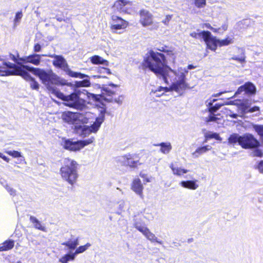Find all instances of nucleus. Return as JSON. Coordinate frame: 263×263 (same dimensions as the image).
I'll return each mask as SVG.
<instances>
[{
  "instance_id": "1",
  "label": "nucleus",
  "mask_w": 263,
  "mask_h": 263,
  "mask_svg": "<svg viewBox=\"0 0 263 263\" xmlns=\"http://www.w3.org/2000/svg\"><path fill=\"white\" fill-rule=\"evenodd\" d=\"M143 66L153 72L156 76L162 79L164 82L170 84V86H159L154 92H168L171 90L178 91L185 85V69L178 68L172 69L168 65L165 55L161 52L150 50L146 55L143 61Z\"/></svg>"
},
{
  "instance_id": "2",
  "label": "nucleus",
  "mask_w": 263,
  "mask_h": 263,
  "mask_svg": "<svg viewBox=\"0 0 263 263\" xmlns=\"http://www.w3.org/2000/svg\"><path fill=\"white\" fill-rule=\"evenodd\" d=\"M10 58L15 64L4 60L0 61V76H20L28 78L26 73V67L28 66L24 65L23 61L21 60L24 57L17 58L14 55L11 54Z\"/></svg>"
},
{
  "instance_id": "3",
  "label": "nucleus",
  "mask_w": 263,
  "mask_h": 263,
  "mask_svg": "<svg viewBox=\"0 0 263 263\" xmlns=\"http://www.w3.org/2000/svg\"><path fill=\"white\" fill-rule=\"evenodd\" d=\"M26 68L27 71H30L34 75L39 77L42 83L46 86L47 88L51 93L52 90L49 88H57L50 84L58 85H65L67 84L65 80L60 78L52 71H46L42 69L30 66H26Z\"/></svg>"
},
{
  "instance_id": "4",
  "label": "nucleus",
  "mask_w": 263,
  "mask_h": 263,
  "mask_svg": "<svg viewBox=\"0 0 263 263\" xmlns=\"http://www.w3.org/2000/svg\"><path fill=\"white\" fill-rule=\"evenodd\" d=\"M49 89L52 90V94L65 101V105L67 106L78 110H83L86 107L85 101L80 98L81 92H85L83 90V91H81L80 89H74L72 93L65 95L58 88L50 87ZM85 92L86 93V91Z\"/></svg>"
},
{
  "instance_id": "5",
  "label": "nucleus",
  "mask_w": 263,
  "mask_h": 263,
  "mask_svg": "<svg viewBox=\"0 0 263 263\" xmlns=\"http://www.w3.org/2000/svg\"><path fill=\"white\" fill-rule=\"evenodd\" d=\"M78 163L74 160L65 158L60 169L62 179L71 185H73L78 177Z\"/></svg>"
},
{
  "instance_id": "6",
  "label": "nucleus",
  "mask_w": 263,
  "mask_h": 263,
  "mask_svg": "<svg viewBox=\"0 0 263 263\" xmlns=\"http://www.w3.org/2000/svg\"><path fill=\"white\" fill-rule=\"evenodd\" d=\"M90 112H86L85 114L74 112L69 111H65L62 112L61 115L62 120L68 124L79 125V124L87 123L88 121Z\"/></svg>"
},
{
  "instance_id": "7",
  "label": "nucleus",
  "mask_w": 263,
  "mask_h": 263,
  "mask_svg": "<svg viewBox=\"0 0 263 263\" xmlns=\"http://www.w3.org/2000/svg\"><path fill=\"white\" fill-rule=\"evenodd\" d=\"M105 112L104 110H101V114L96 118V121L91 126L76 125L77 133L83 137H87L91 133H97L104 120Z\"/></svg>"
},
{
  "instance_id": "8",
  "label": "nucleus",
  "mask_w": 263,
  "mask_h": 263,
  "mask_svg": "<svg viewBox=\"0 0 263 263\" xmlns=\"http://www.w3.org/2000/svg\"><path fill=\"white\" fill-rule=\"evenodd\" d=\"M47 57L54 58L52 62L53 65L56 67L63 69L69 76L73 78H79L80 79L88 77V75L78 72H74L70 69L65 59L62 55L52 54L47 55Z\"/></svg>"
},
{
  "instance_id": "9",
  "label": "nucleus",
  "mask_w": 263,
  "mask_h": 263,
  "mask_svg": "<svg viewBox=\"0 0 263 263\" xmlns=\"http://www.w3.org/2000/svg\"><path fill=\"white\" fill-rule=\"evenodd\" d=\"M94 140L93 138H91L85 140H80L77 141H72L70 139H62L61 144L63 147L70 151H79L85 146L92 143Z\"/></svg>"
},
{
  "instance_id": "10",
  "label": "nucleus",
  "mask_w": 263,
  "mask_h": 263,
  "mask_svg": "<svg viewBox=\"0 0 263 263\" xmlns=\"http://www.w3.org/2000/svg\"><path fill=\"white\" fill-rule=\"evenodd\" d=\"M140 24L143 27L152 26V29H155L158 28L157 23L154 24L153 22V15L148 10L142 9L139 12Z\"/></svg>"
},
{
  "instance_id": "11",
  "label": "nucleus",
  "mask_w": 263,
  "mask_h": 263,
  "mask_svg": "<svg viewBox=\"0 0 263 263\" xmlns=\"http://www.w3.org/2000/svg\"><path fill=\"white\" fill-rule=\"evenodd\" d=\"M83 90L86 92L87 97L90 100H92L93 101H98L100 99L101 97H103L104 100L108 102H112L113 101H114L117 103H119V101H118L116 99H113L112 96L115 94V91L111 90L109 87H106L104 88L103 92L102 93V96H101V95H95L88 92L85 89H83Z\"/></svg>"
},
{
  "instance_id": "12",
  "label": "nucleus",
  "mask_w": 263,
  "mask_h": 263,
  "mask_svg": "<svg viewBox=\"0 0 263 263\" xmlns=\"http://www.w3.org/2000/svg\"><path fill=\"white\" fill-rule=\"evenodd\" d=\"M216 101V99H213L212 100L210 99L206 101L207 106L209 107V111L210 112V115L205 118V121L207 122H218L217 121L219 119L218 118L216 117L215 115L214 114V112H216L217 110H218L222 105H224V104L218 103L213 104L214 102H215Z\"/></svg>"
},
{
  "instance_id": "13",
  "label": "nucleus",
  "mask_w": 263,
  "mask_h": 263,
  "mask_svg": "<svg viewBox=\"0 0 263 263\" xmlns=\"http://www.w3.org/2000/svg\"><path fill=\"white\" fill-rule=\"evenodd\" d=\"M240 145L243 148H255L259 146V141L251 134H246L242 136Z\"/></svg>"
},
{
  "instance_id": "14",
  "label": "nucleus",
  "mask_w": 263,
  "mask_h": 263,
  "mask_svg": "<svg viewBox=\"0 0 263 263\" xmlns=\"http://www.w3.org/2000/svg\"><path fill=\"white\" fill-rule=\"evenodd\" d=\"M112 22L110 24V30L112 33H120L118 30L125 29L128 25V23L121 17L113 15Z\"/></svg>"
},
{
  "instance_id": "15",
  "label": "nucleus",
  "mask_w": 263,
  "mask_h": 263,
  "mask_svg": "<svg viewBox=\"0 0 263 263\" xmlns=\"http://www.w3.org/2000/svg\"><path fill=\"white\" fill-rule=\"evenodd\" d=\"M201 35L207 47L213 51H215L218 46V39L212 36L211 33L208 31H202Z\"/></svg>"
},
{
  "instance_id": "16",
  "label": "nucleus",
  "mask_w": 263,
  "mask_h": 263,
  "mask_svg": "<svg viewBox=\"0 0 263 263\" xmlns=\"http://www.w3.org/2000/svg\"><path fill=\"white\" fill-rule=\"evenodd\" d=\"M119 161L124 165L129 166L131 167H136L139 164V161L135 159V155L133 154H127L120 157Z\"/></svg>"
},
{
  "instance_id": "17",
  "label": "nucleus",
  "mask_w": 263,
  "mask_h": 263,
  "mask_svg": "<svg viewBox=\"0 0 263 263\" xmlns=\"http://www.w3.org/2000/svg\"><path fill=\"white\" fill-rule=\"evenodd\" d=\"M130 189L140 198H143L144 186L139 178H135L133 179L131 183Z\"/></svg>"
},
{
  "instance_id": "18",
  "label": "nucleus",
  "mask_w": 263,
  "mask_h": 263,
  "mask_svg": "<svg viewBox=\"0 0 263 263\" xmlns=\"http://www.w3.org/2000/svg\"><path fill=\"white\" fill-rule=\"evenodd\" d=\"M42 56L47 57V55L33 53L28 56L24 57V58L21 60L23 61L24 64L31 63L35 66H39L41 63Z\"/></svg>"
},
{
  "instance_id": "19",
  "label": "nucleus",
  "mask_w": 263,
  "mask_h": 263,
  "mask_svg": "<svg viewBox=\"0 0 263 263\" xmlns=\"http://www.w3.org/2000/svg\"><path fill=\"white\" fill-rule=\"evenodd\" d=\"M126 208V201L123 199H121L117 202L114 203V205L110 207V210L116 214L120 215L123 212L125 211Z\"/></svg>"
},
{
  "instance_id": "20",
  "label": "nucleus",
  "mask_w": 263,
  "mask_h": 263,
  "mask_svg": "<svg viewBox=\"0 0 263 263\" xmlns=\"http://www.w3.org/2000/svg\"><path fill=\"white\" fill-rule=\"evenodd\" d=\"M88 76V77L84 78V79H85L82 81H75L73 84L66 82L67 84L66 85L72 86L74 89H78L79 87H89L91 85V83L89 80L90 77L89 76Z\"/></svg>"
},
{
  "instance_id": "21",
  "label": "nucleus",
  "mask_w": 263,
  "mask_h": 263,
  "mask_svg": "<svg viewBox=\"0 0 263 263\" xmlns=\"http://www.w3.org/2000/svg\"><path fill=\"white\" fill-rule=\"evenodd\" d=\"M198 181L196 179H193L191 180H185L182 181L179 183V185L185 189L195 190L199 187L198 183Z\"/></svg>"
},
{
  "instance_id": "22",
  "label": "nucleus",
  "mask_w": 263,
  "mask_h": 263,
  "mask_svg": "<svg viewBox=\"0 0 263 263\" xmlns=\"http://www.w3.org/2000/svg\"><path fill=\"white\" fill-rule=\"evenodd\" d=\"M170 167L171 168L173 174L178 177L182 176L184 174L189 172V170L184 169L181 167H179L173 163H171L170 165Z\"/></svg>"
},
{
  "instance_id": "23",
  "label": "nucleus",
  "mask_w": 263,
  "mask_h": 263,
  "mask_svg": "<svg viewBox=\"0 0 263 263\" xmlns=\"http://www.w3.org/2000/svg\"><path fill=\"white\" fill-rule=\"evenodd\" d=\"M137 8L138 6L136 3L126 0L124 13L129 14H134L137 11Z\"/></svg>"
},
{
  "instance_id": "24",
  "label": "nucleus",
  "mask_w": 263,
  "mask_h": 263,
  "mask_svg": "<svg viewBox=\"0 0 263 263\" xmlns=\"http://www.w3.org/2000/svg\"><path fill=\"white\" fill-rule=\"evenodd\" d=\"M142 234L145 236V237H146L147 239L152 242H156L159 244L162 243V241L159 240L155 236V235L151 232L147 228L145 229V230H144Z\"/></svg>"
},
{
  "instance_id": "25",
  "label": "nucleus",
  "mask_w": 263,
  "mask_h": 263,
  "mask_svg": "<svg viewBox=\"0 0 263 263\" xmlns=\"http://www.w3.org/2000/svg\"><path fill=\"white\" fill-rule=\"evenodd\" d=\"M160 146V151L163 154L166 155L170 153L172 149V146L170 142H162L156 145Z\"/></svg>"
},
{
  "instance_id": "26",
  "label": "nucleus",
  "mask_w": 263,
  "mask_h": 263,
  "mask_svg": "<svg viewBox=\"0 0 263 263\" xmlns=\"http://www.w3.org/2000/svg\"><path fill=\"white\" fill-rule=\"evenodd\" d=\"M30 222L33 224L34 228L43 232H47L46 228L43 225L41 222L35 217L31 216L30 217Z\"/></svg>"
},
{
  "instance_id": "27",
  "label": "nucleus",
  "mask_w": 263,
  "mask_h": 263,
  "mask_svg": "<svg viewBox=\"0 0 263 263\" xmlns=\"http://www.w3.org/2000/svg\"><path fill=\"white\" fill-rule=\"evenodd\" d=\"M125 4L126 0H118L115 2L112 8L115 11L124 13Z\"/></svg>"
},
{
  "instance_id": "28",
  "label": "nucleus",
  "mask_w": 263,
  "mask_h": 263,
  "mask_svg": "<svg viewBox=\"0 0 263 263\" xmlns=\"http://www.w3.org/2000/svg\"><path fill=\"white\" fill-rule=\"evenodd\" d=\"M90 61L93 64H102L108 65V62L99 55H94L90 58Z\"/></svg>"
},
{
  "instance_id": "29",
  "label": "nucleus",
  "mask_w": 263,
  "mask_h": 263,
  "mask_svg": "<svg viewBox=\"0 0 263 263\" xmlns=\"http://www.w3.org/2000/svg\"><path fill=\"white\" fill-rule=\"evenodd\" d=\"M212 147L210 145H206L198 147L195 152L193 153V155L194 157H198L199 155L206 153Z\"/></svg>"
},
{
  "instance_id": "30",
  "label": "nucleus",
  "mask_w": 263,
  "mask_h": 263,
  "mask_svg": "<svg viewBox=\"0 0 263 263\" xmlns=\"http://www.w3.org/2000/svg\"><path fill=\"white\" fill-rule=\"evenodd\" d=\"M26 73L28 76V78H25V77H22L25 80L27 81H30V87L33 89L37 90L39 88V83L35 81L34 79L33 78L29 73L27 72V70H26Z\"/></svg>"
},
{
  "instance_id": "31",
  "label": "nucleus",
  "mask_w": 263,
  "mask_h": 263,
  "mask_svg": "<svg viewBox=\"0 0 263 263\" xmlns=\"http://www.w3.org/2000/svg\"><path fill=\"white\" fill-rule=\"evenodd\" d=\"M14 245V242L13 240H9L5 241L1 247H0V252L1 251H6L11 249Z\"/></svg>"
},
{
  "instance_id": "32",
  "label": "nucleus",
  "mask_w": 263,
  "mask_h": 263,
  "mask_svg": "<svg viewBox=\"0 0 263 263\" xmlns=\"http://www.w3.org/2000/svg\"><path fill=\"white\" fill-rule=\"evenodd\" d=\"M242 136H240L238 134H234L231 135L228 139L229 143L230 144H236L237 142L239 143L240 145V141L241 140L240 139L241 138Z\"/></svg>"
},
{
  "instance_id": "33",
  "label": "nucleus",
  "mask_w": 263,
  "mask_h": 263,
  "mask_svg": "<svg viewBox=\"0 0 263 263\" xmlns=\"http://www.w3.org/2000/svg\"><path fill=\"white\" fill-rule=\"evenodd\" d=\"M98 72L100 74H102V75H101V76H99V75H98V76H92V77L98 78H106V76L105 74L109 75V74H111V72H110V69H109L108 68H104V67H100V68H99V69H98Z\"/></svg>"
},
{
  "instance_id": "34",
  "label": "nucleus",
  "mask_w": 263,
  "mask_h": 263,
  "mask_svg": "<svg viewBox=\"0 0 263 263\" xmlns=\"http://www.w3.org/2000/svg\"><path fill=\"white\" fill-rule=\"evenodd\" d=\"M244 87H245V92L246 93L254 94L256 92L255 86L251 82L246 83L244 85Z\"/></svg>"
},
{
  "instance_id": "35",
  "label": "nucleus",
  "mask_w": 263,
  "mask_h": 263,
  "mask_svg": "<svg viewBox=\"0 0 263 263\" xmlns=\"http://www.w3.org/2000/svg\"><path fill=\"white\" fill-rule=\"evenodd\" d=\"M134 227L142 233L147 228L144 222H141L140 220L138 219L136 220L134 223Z\"/></svg>"
},
{
  "instance_id": "36",
  "label": "nucleus",
  "mask_w": 263,
  "mask_h": 263,
  "mask_svg": "<svg viewBox=\"0 0 263 263\" xmlns=\"http://www.w3.org/2000/svg\"><path fill=\"white\" fill-rule=\"evenodd\" d=\"M240 109L243 113L246 114L248 112H253L259 110V108L257 106H254L250 108L245 105H242L240 107Z\"/></svg>"
},
{
  "instance_id": "37",
  "label": "nucleus",
  "mask_w": 263,
  "mask_h": 263,
  "mask_svg": "<svg viewBox=\"0 0 263 263\" xmlns=\"http://www.w3.org/2000/svg\"><path fill=\"white\" fill-rule=\"evenodd\" d=\"M218 46L220 47L229 45L233 42V38L229 36L223 40L218 39Z\"/></svg>"
},
{
  "instance_id": "38",
  "label": "nucleus",
  "mask_w": 263,
  "mask_h": 263,
  "mask_svg": "<svg viewBox=\"0 0 263 263\" xmlns=\"http://www.w3.org/2000/svg\"><path fill=\"white\" fill-rule=\"evenodd\" d=\"M78 239H76L72 241H68L63 243V245L66 246L69 249L73 250L78 245Z\"/></svg>"
},
{
  "instance_id": "39",
  "label": "nucleus",
  "mask_w": 263,
  "mask_h": 263,
  "mask_svg": "<svg viewBox=\"0 0 263 263\" xmlns=\"http://www.w3.org/2000/svg\"><path fill=\"white\" fill-rule=\"evenodd\" d=\"M75 256H76V254H75L74 252L73 253L66 254L65 256H64L63 257H62L60 259V262H61L62 263H67V261H68L69 260H73L75 258Z\"/></svg>"
},
{
  "instance_id": "40",
  "label": "nucleus",
  "mask_w": 263,
  "mask_h": 263,
  "mask_svg": "<svg viewBox=\"0 0 263 263\" xmlns=\"http://www.w3.org/2000/svg\"><path fill=\"white\" fill-rule=\"evenodd\" d=\"M90 246V243H87L86 245L84 246L79 247L76 249V251L74 252L76 255H77L78 254L83 253L86 250H87Z\"/></svg>"
},
{
  "instance_id": "41",
  "label": "nucleus",
  "mask_w": 263,
  "mask_h": 263,
  "mask_svg": "<svg viewBox=\"0 0 263 263\" xmlns=\"http://www.w3.org/2000/svg\"><path fill=\"white\" fill-rule=\"evenodd\" d=\"M23 14L21 11L17 12L16 14L15 18L14 19V27H15L17 26L18 24L20 23L21 18H22Z\"/></svg>"
},
{
  "instance_id": "42",
  "label": "nucleus",
  "mask_w": 263,
  "mask_h": 263,
  "mask_svg": "<svg viewBox=\"0 0 263 263\" xmlns=\"http://www.w3.org/2000/svg\"><path fill=\"white\" fill-rule=\"evenodd\" d=\"M253 128L259 136L263 137V125H253Z\"/></svg>"
},
{
  "instance_id": "43",
  "label": "nucleus",
  "mask_w": 263,
  "mask_h": 263,
  "mask_svg": "<svg viewBox=\"0 0 263 263\" xmlns=\"http://www.w3.org/2000/svg\"><path fill=\"white\" fill-rule=\"evenodd\" d=\"M205 137L206 140L208 139H212V138H215L217 140H218L219 139V136L218 134L215 133H207L205 134ZM205 142H206V140H205Z\"/></svg>"
},
{
  "instance_id": "44",
  "label": "nucleus",
  "mask_w": 263,
  "mask_h": 263,
  "mask_svg": "<svg viewBox=\"0 0 263 263\" xmlns=\"http://www.w3.org/2000/svg\"><path fill=\"white\" fill-rule=\"evenodd\" d=\"M139 176L143 178V181L145 183L150 182L152 181V177L148 176L147 174L143 172H140Z\"/></svg>"
},
{
  "instance_id": "45",
  "label": "nucleus",
  "mask_w": 263,
  "mask_h": 263,
  "mask_svg": "<svg viewBox=\"0 0 263 263\" xmlns=\"http://www.w3.org/2000/svg\"><path fill=\"white\" fill-rule=\"evenodd\" d=\"M5 188L11 196H14L16 195V191L8 184L6 185Z\"/></svg>"
},
{
  "instance_id": "46",
  "label": "nucleus",
  "mask_w": 263,
  "mask_h": 263,
  "mask_svg": "<svg viewBox=\"0 0 263 263\" xmlns=\"http://www.w3.org/2000/svg\"><path fill=\"white\" fill-rule=\"evenodd\" d=\"M195 5L198 8H203L206 5V0H195Z\"/></svg>"
},
{
  "instance_id": "47",
  "label": "nucleus",
  "mask_w": 263,
  "mask_h": 263,
  "mask_svg": "<svg viewBox=\"0 0 263 263\" xmlns=\"http://www.w3.org/2000/svg\"><path fill=\"white\" fill-rule=\"evenodd\" d=\"M6 153L8 155L12 156L14 158H18V157H21L22 156L21 153L18 151H7Z\"/></svg>"
},
{
  "instance_id": "48",
  "label": "nucleus",
  "mask_w": 263,
  "mask_h": 263,
  "mask_svg": "<svg viewBox=\"0 0 263 263\" xmlns=\"http://www.w3.org/2000/svg\"><path fill=\"white\" fill-rule=\"evenodd\" d=\"M172 17H173V15H170V14L166 15L165 16V18L162 21V23L164 25H165L166 26H168L169 24L170 21L172 18Z\"/></svg>"
},
{
  "instance_id": "49",
  "label": "nucleus",
  "mask_w": 263,
  "mask_h": 263,
  "mask_svg": "<svg viewBox=\"0 0 263 263\" xmlns=\"http://www.w3.org/2000/svg\"><path fill=\"white\" fill-rule=\"evenodd\" d=\"M181 68L185 69L187 70V72L184 73V74H185V85H184V87L183 88H181V89H179V90H180V89H184L186 87V82H185V81H186V74H187V73H188V70L194 69L195 68V67L193 65H188L187 68H183V67H181Z\"/></svg>"
},
{
  "instance_id": "50",
  "label": "nucleus",
  "mask_w": 263,
  "mask_h": 263,
  "mask_svg": "<svg viewBox=\"0 0 263 263\" xmlns=\"http://www.w3.org/2000/svg\"><path fill=\"white\" fill-rule=\"evenodd\" d=\"M42 50V46L39 43H36L34 44L33 47V51L35 52H39Z\"/></svg>"
},
{
  "instance_id": "51",
  "label": "nucleus",
  "mask_w": 263,
  "mask_h": 263,
  "mask_svg": "<svg viewBox=\"0 0 263 263\" xmlns=\"http://www.w3.org/2000/svg\"><path fill=\"white\" fill-rule=\"evenodd\" d=\"M201 33H202V31H201L199 33H196L195 32H193L190 34V35L192 37H194V38H198L199 37H201L202 38V35H201Z\"/></svg>"
},
{
  "instance_id": "52",
  "label": "nucleus",
  "mask_w": 263,
  "mask_h": 263,
  "mask_svg": "<svg viewBox=\"0 0 263 263\" xmlns=\"http://www.w3.org/2000/svg\"><path fill=\"white\" fill-rule=\"evenodd\" d=\"M253 156L261 157L262 156V153L260 150L257 149L254 151Z\"/></svg>"
},
{
  "instance_id": "53",
  "label": "nucleus",
  "mask_w": 263,
  "mask_h": 263,
  "mask_svg": "<svg viewBox=\"0 0 263 263\" xmlns=\"http://www.w3.org/2000/svg\"><path fill=\"white\" fill-rule=\"evenodd\" d=\"M243 91H245V87H244V85L241 86L239 87L237 91L235 92V95H239Z\"/></svg>"
},
{
  "instance_id": "54",
  "label": "nucleus",
  "mask_w": 263,
  "mask_h": 263,
  "mask_svg": "<svg viewBox=\"0 0 263 263\" xmlns=\"http://www.w3.org/2000/svg\"><path fill=\"white\" fill-rule=\"evenodd\" d=\"M257 168L259 172L263 173V161H261L257 165Z\"/></svg>"
},
{
  "instance_id": "55",
  "label": "nucleus",
  "mask_w": 263,
  "mask_h": 263,
  "mask_svg": "<svg viewBox=\"0 0 263 263\" xmlns=\"http://www.w3.org/2000/svg\"><path fill=\"white\" fill-rule=\"evenodd\" d=\"M153 2L154 7H155L156 8L160 7L161 5V2L159 1V0H153Z\"/></svg>"
},
{
  "instance_id": "56",
  "label": "nucleus",
  "mask_w": 263,
  "mask_h": 263,
  "mask_svg": "<svg viewBox=\"0 0 263 263\" xmlns=\"http://www.w3.org/2000/svg\"><path fill=\"white\" fill-rule=\"evenodd\" d=\"M0 183L4 187H5L6 185H8L7 183V181L5 180L4 179L0 178Z\"/></svg>"
},
{
  "instance_id": "57",
  "label": "nucleus",
  "mask_w": 263,
  "mask_h": 263,
  "mask_svg": "<svg viewBox=\"0 0 263 263\" xmlns=\"http://www.w3.org/2000/svg\"><path fill=\"white\" fill-rule=\"evenodd\" d=\"M227 29H228V24L226 23V24L222 25L221 26V28L218 29L217 31L220 29H222L223 31H226V30H227Z\"/></svg>"
},
{
  "instance_id": "58",
  "label": "nucleus",
  "mask_w": 263,
  "mask_h": 263,
  "mask_svg": "<svg viewBox=\"0 0 263 263\" xmlns=\"http://www.w3.org/2000/svg\"><path fill=\"white\" fill-rule=\"evenodd\" d=\"M232 59L233 60L238 61H239V62H240L241 63L245 61V58H243V57H241V58L235 57V58H233Z\"/></svg>"
},
{
  "instance_id": "59",
  "label": "nucleus",
  "mask_w": 263,
  "mask_h": 263,
  "mask_svg": "<svg viewBox=\"0 0 263 263\" xmlns=\"http://www.w3.org/2000/svg\"><path fill=\"white\" fill-rule=\"evenodd\" d=\"M205 26L208 28H210V29L212 30L214 32H217V29H214V28H212V27H211V26L209 24H205Z\"/></svg>"
},
{
  "instance_id": "60",
  "label": "nucleus",
  "mask_w": 263,
  "mask_h": 263,
  "mask_svg": "<svg viewBox=\"0 0 263 263\" xmlns=\"http://www.w3.org/2000/svg\"><path fill=\"white\" fill-rule=\"evenodd\" d=\"M1 158H2L4 160H5V161L8 162L9 161V159L6 156H5V155H3V156L1 157Z\"/></svg>"
},
{
  "instance_id": "61",
  "label": "nucleus",
  "mask_w": 263,
  "mask_h": 263,
  "mask_svg": "<svg viewBox=\"0 0 263 263\" xmlns=\"http://www.w3.org/2000/svg\"><path fill=\"white\" fill-rule=\"evenodd\" d=\"M230 116L231 117H232L233 118H235V119L237 118V115L236 114H233L232 115H230Z\"/></svg>"
},
{
  "instance_id": "62",
  "label": "nucleus",
  "mask_w": 263,
  "mask_h": 263,
  "mask_svg": "<svg viewBox=\"0 0 263 263\" xmlns=\"http://www.w3.org/2000/svg\"><path fill=\"white\" fill-rule=\"evenodd\" d=\"M223 92H220V93H217V94H215L213 96L214 97H218V96H220L221 94H222Z\"/></svg>"
},
{
  "instance_id": "63",
  "label": "nucleus",
  "mask_w": 263,
  "mask_h": 263,
  "mask_svg": "<svg viewBox=\"0 0 263 263\" xmlns=\"http://www.w3.org/2000/svg\"><path fill=\"white\" fill-rule=\"evenodd\" d=\"M109 86H111V87H117V85H116L114 84H112V83L110 84H109Z\"/></svg>"
},
{
  "instance_id": "64",
  "label": "nucleus",
  "mask_w": 263,
  "mask_h": 263,
  "mask_svg": "<svg viewBox=\"0 0 263 263\" xmlns=\"http://www.w3.org/2000/svg\"><path fill=\"white\" fill-rule=\"evenodd\" d=\"M3 154L2 153H0V157H1H1L3 156Z\"/></svg>"
}]
</instances>
